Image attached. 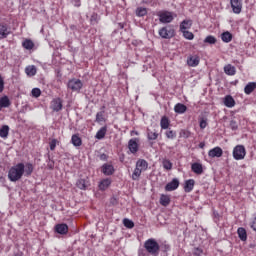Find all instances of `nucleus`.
<instances>
[{"instance_id":"1","label":"nucleus","mask_w":256,"mask_h":256,"mask_svg":"<svg viewBox=\"0 0 256 256\" xmlns=\"http://www.w3.org/2000/svg\"><path fill=\"white\" fill-rule=\"evenodd\" d=\"M33 164L31 163H18L15 166L11 167L8 172V179L13 183L19 181L23 175L25 177H31L34 171Z\"/></svg>"},{"instance_id":"2","label":"nucleus","mask_w":256,"mask_h":256,"mask_svg":"<svg viewBox=\"0 0 256 256\" xmlns=\"http://www.w3.org/2000/svg\"><path fill=\"white\" fill-rule=\"evenodd\" d=\"M144 249L150 253L151 256H159L161 253V246L155 238H149L144 242Z\"/></svg>"},{"instance_id":"3","label":"nucleus","mask_w":256,"mask_h":256,"mask_svg":"<svg viewBox=\"0 0 256 256\" xmlns=\"http://www.w3.org/2000/svg\"><path fill=\"white\" fill-rule=\"evenodd\" d=\"M157 17H159L160 23H172L173 19L177 17L173 12L167 10L157 12Z\"/></svg>"},{"instance_id":"4","label":"nucleus","mask_w":256,"mask_h":256,"mask_svg":"<svg viewBox=\"0 0 256 256\" xmlns=\"http://www.w3.org/2000/svg\"><path fill=\"white\" fill-rule=\"evenodd\" d=\"M67 87L74 93H81V90L83 89V81L77 78H73L68 81Z\"/></svg>"},{"instance_id":"5","label":"nucleus","mask_w":256,"mask_h":256,"mask_svg":"<svg viewBox=\"0 0 256 256\" xmlns=\"http://www.w3.org/2000/svg\"><path fill=\"white\" fill-rule=\"evenodd\" d=\"M159 35L162 39H173L175 36V29L171 25L164 26L159 30Z\"/></svg>"},{"instance_id":"6","label":"nucleus","mask_w":256,"mask_h":256,"mask_svg":"<svg viewBox=\"0 0 256 256\" xmlns=\"http://www.w3.org/2000/svg\"><path fill=\"white\" fill-rule=\"evenodd\" d=\"M245 155H247V150L245 149V146L237 145L233 149V157L236 161H241L245 159Z\"/></svg>"},{"instance_id":"7","label":"nucleus","mask_w":256,"mask_h":256,"mask_svg":"<svg viewBox=\"0 0 256 256\" xmlns=\"http://www.w3.org/2000/svg\"><path fill=\"white\" fill-rule=\"evenodd\" d=\"M230 5L233 13L239 15L243 11V1L242 0H230Z\"/></svg>"},{"instance_id":"8","label":"nucleus","mask_w":256,"mask_h":256,"mask_svg":"<svg viewBox=\"0 0 256 256\" xmlns=\"http://www.w3.org/2000/svg\"><path fill=\"white\" fill-rule=\"evenodd\" d=\"M11 35V30L6 23H0V39H7Z\"/></svg>"},{"instance_id":"9","label":"nucleus","mask_w":256,"mask_h":256,"mask_svg":"<svg viewBox=\"0 0 256 256\" xmlns=\"http://www.w3.org/2000/svg\"><path fill=\"white\" fill-rule=\"evenodd\" d=\"M201 61V58H199V55L194 54L190 55L187 58V65L188 67H197Z\"/></svg>"},{"instance_id":"10","label":"nucleus","mask_w":256,"mask_h":256,"mask_svg":"<svg viewBox=\"0 0 256 256\" xmlns=\"http://www.w3.org/2000/svg\"><path fill=\"white\" fill-rule=\"evenodd\" d=\"M128 149L130 153H137V151H139V139H130L128 142Z\"/></svg>"},{"instance_id":"11","label":"nucleus","mask_w":256,"mask_h":256,"mask_svg":"<svg viewBox=\"0 0 256 256\" xmlns=\"http://www.w3.org/2000/svg\"><path fill=\"white\" fill-rule=\"evenodd\" d=\"M51 109L59 112L63 109V100L61 98H55L51 101Z\"/></svg>"},{"instance_id":"12","label":"nucleus","mask_w":256,"mask_h":256,"mask_svg":"<svg viewBox=\"0 0 256 256\" xmlns=\"http://www.w3.org/2000/svg\"><path fill=\"white\" fill-rule=\"evenodd\" d=\"M148 168H149V163L146 162L145 159H139L136 162V169L140 170L142 173L147 171Z\"/></svg>"},{"instance_id":"13","label":"nucleus","mask_w":256,"mask_h":256,"mask_svg":"<svg viewBox=\"0 0 256 256\" xmlns=\"http://www.w3.org/2000/svg\"><path fill=\"white\" fill-rule=\"evenodd\" d=\"M208 156L212 159L215 157H223V149H221V147H215L208 152Z\"/></svg>"},{"instance_id":"14","label":"nucleus","mask_w":256,"mask_h":256,"mask_svg":"<svg viewBox=\"0 0 256 256\" xmlns=\"http://www.w3.org/2000/svg\"><path fill=\"white\" fill-rule=\"evenodd\" d=\"M55 231L60 235H67V233H69V226H67V224H57L55 226Z\"/></svg>"},{"instance_id":"15","label":"nucleus","mask_w":256,"mask_h":256,"mask_svg":"<svg viewBox=\"0 0 256 256\" xmlns=\"http://www.w3.org/2000/svg\"><path fill=\"white\" fill-rule=\"evenodd\" d=\"M159 133L155 129H147V139L148 141H157Z\"/></svg>"},{"instance_id":"16","label":"nucleus","mask_w":256,"mask_h":256,"mask_svg":"<svg viewBox=\"0 0 256 256\" xmlns=\"http://www.w3.org/2000/svg\"><path fill=\"white\" fill-rule=\"evenodd\" d=\"M179 187V180L177 178H174L171 182H169L165 186V191H175Z\"/></svg>"},{"instance_id":"17","label":"nucleus","mask_w":256,"mask_h":256,"mask_svg":"<svg viewBox=\"0 0 256 256\" xmlns=\"http://www.w3.org/2000/svg\"><path fill=\"white\" fill-rule=\"evenodd\" d=\"M191 170L196 175H203V164L195 162L191 165Z\"/></svg>"},{"instance_id":"18","label":"nucleus","mask_w":256,"mask_h":256,"mask_svg":"<svg viewBox=\"0 0 256 256\" xmlns=\"http://www.w3.org/2000/svg\"><path fill=\"white\" fill-rule=\"evenodd\" d=\"M102 173L107 176L113 175V173H115V168L111 164H104L102 166Z\"/></svg>"},{"instance_id":"19","label":"nucleus","mask_w":256,"mask_h":256,"mask_svg":"<svg viewBox=\"0 0 256 256\" xmlns=\"http://www.w3.org/2000/svg\"><path fill=\"white\" fill-rule=\"evenodd\" d=\"M193 187H195V180L193 179L187 180L184 185L185 193H191V191H193Z\"/></svg>"},{"instance_id":"20","label":"nucleus","mask_w":256,"mask_h":256,"mask_svg":"<svg viewBox=\"0 0 256 256\" xmlns=\"http://www.w3.org/2000/svg\"><path fill=\"white\" fill-rule=\"evenodd\" d=\"M71 143L74 145V147H81V145H83V140H81L79 134H74L72 135Z\"/></svg>"},{"instance_id":"21","label":"nucleus","mask_w":256,"mask_h":256,"mask_svg":"<svg viewBox=\"0 0 256 256\" xmlns=\"http://www.w3.org/2000/svg\"><path fill=\"white\" fill-rule=\"evenodd\" d=\"M255 90H256V82H250L245 86L244 93L246 95H251V93H253V91Z\"/></svg>"},{"instance_id":"22","label":"nucleus","mask_w":256,"mask_h":256,"mask_svg":"<svg viewBox=\"0 0 256 256\" xmlns=\"http://www.w3.org/2000/svg\"><path fill=\"white\" fill-rule=\"evenodd\" d=\"M224 73H226V75L233 76L235 75V73H237V69L235 68V66L228 64L224 66Z\"/></svg>"},{"instance_id":"23","label":"nucleus","mask_w":256,"mask_h":256,"mask_svg":"<svg viewBox=\"0 0 256 256\" xmlns=\"http://www.w3.org/2000/svg\"><path fill=\"white\" fill-rule=\"evenodd\" d=\"M170 203L171 197H169V195L162 194L160 196V205H162V207H168Z\"/></svg>"},{"instance_id":"24","label":"nucleus","mask_w":256,"mask_h":256,"mask_svg":"<svg viewBox=\"0 0 256 256\" xmlns=\"http://www.w3.org/2000/svg\"><path fill=\"white\" fill-rule=\"evenodd\" d=\"M192 25H193V20H184L180 24V30L187 31V29H191Z\"/></svg>"},{"instance_id":"25","label":"nucleus","mask_w":256,"mask_h":256,"mask_svg":"<svg viewBox=\"0 0 256 256\" xmlns=\"http://www.w3.org/2000/svg\"><path fill=\"white\" fill-rule=\"evenodd\" d=\"M106 121H107V117L105 116V110L97 112L96 123H105Z\"/></svg>"},{"instance_id":"26","label":"nucleus","mask_w":256,"mask_h":256,"mask_svg":"<svg viewBox=\"0 0 256 256\" xmlns=\"http://www.w3.org/2000/svg\"><path fill=\"white\" fill-rule=\"evenodd\" d=\"M22 47H24V49H27V51H31V49H33L35 47V43L32 42L31 39H25L22 42Z\"/></svg>"},{"instance_id":"27","label":"nucleus","mask_w":256,"mask_h":256,"mask_svg":"<svg viewBox=\"0 0 256 256\" xmlns=\"http://www.w3.org/2000/svg\"><path fill=\"white\" fill-rule=\"evenodd\" d=\"M224 105L229 108L235 107V99H233V96H230V95L226 96L224 98Z\"/></svg>"},{"instance_id":"28","label":"nucleus","mask_w":256,"mask_h":256,"mask_svg":"<svg viewBox=\"0 0 256 256\" xmlns=\"http://www.w3.org/2000/svg\"><path fill=\"white\" fill-rule=\"evenodd\" d=\"M11 105V101L9 100V97L4 96L2 98H0V111L3 108H7Z\"/></svg>"},{"instance_id":"29","label":"nucleus","mask_w":256,"mask_h":256,"mask_svg":"<svg viewBox=\"0 0 256 256\" xmlns=\"http://www.w3.org/2000/svg\"><path fill=\"white\" fill-rule=\"evenodd\" d=\"M237 234L241 241H247V230H245V228L243 227L238 228Z\"/></svg>"},{"instance_id":"30","label":"nucleus","mask_w":256,"mask_h":256,"mask_svg":"<svg viewBox=\"0 0 256 256\" xmlns=\"http://www.w3.org/2000/svg\"><path fill=\"white\" fill-rule=\"evenodd\" d=\"M221 39L224 41V43H231V41H233V34H231L229 31L224 32L221 35Z\"/></svg>"},{"instance_id":"31","label":"nucleus","mask_w":256,"mask_h":256,"mask_svg":"<svg viewBox=\"0 0 256 256\" xmlns=\"http://www.w3.org/2000/svg\"><path fill=\"white\" fill-rule=\"evenodd\" d=\"M0 137L2 139H7V137H9V126L8 125H3L0 128Z\"/></svg>"},{"instance_id":"32","label":"nucleus","mask_w":256,"mask_h":256,"mask_svg":"<svg viewBox=\"0 0 256 256\" xmlns=\"http://www.w3.org/2000/svg\"><path fill=\"white\" fill-rule=\"evenodd\" d=\"M174 111L175 113L183 114L185 111H187V106H185V104L178 103L175 105Z\"/></svg>"},{"instance_id":"33","label":"nucleus","mask_w":256,"mask_h":256,"mask_svg":"<svg viewBox=\"0 0 256 256\" xmlns=\"http://www.w3.org/2000/svg\"><path fill=\"white\" fill-rule=\"evenodd\" d=\"M105 135H107V126L102 127L97 133L95 138L96 139H105Z\"/></svg>"},{"instance_id":"34","label":"nucleus","mask_w":256,"mask_h":256,"mask_svg":"<svg viewBox=\"0 0 256 256\" xmlns=\"http://www.w3.org/2000/svg\"><path fill=\"white\" fill-rule=\"evenodd\" d=\"M25 71L26 75H28L29 77H34V75H37V68L33 65L26 67Z\"/></svg>"},{"instance_id":"35","label":"nucleus","mask_w":256,"mask_h":256,"mask_svg":"<svg viewBox=\"0 0 256 256\" xmlns=\"http://www.w3.org/2000/svg\"><path fill=\"white\" fill-rule=\"evenodd\" d=\"M109 185H111V180L109 178L104 179L100 182L99 189L101 191H105L109 187Z\"/></svg>"},{"instance_id":"36","label":"nucleus","mask_w":256,"mask_h":256,"mask_svg":"<svg viewBox=\"0 0 256 256\" xmlns=\"http://www.w3.org/2000/svg\"><path fill=\"white\" fill-rule=\"evenodd\" d=\"M169 125V118H167V116H163L160 121L161 129H169Z\"/></svg>"},{"instance_id":"37","label":"nucleus","mask_w":256,"mask_h":256,"mask_svg":"<svg viewBox=\"0 0 256 256\" xmlns=\"http://www.w3.org/2000/svg\"><path fill=\"white\" fill-rule=\"evenodd\" d=\"M143 172L139 170V168L135 167L133 173H132V181H139V178L141 177V174Z\"/></svg>"},{"instance_id":"38","label":"nucleus","mask_w":256,"mask_h":256,"mask_svg":"<svg viewBox=\"0 0 256 256\" xmlns=\"http://www.w3.org/2000/svg\"><path fill=\"white\" fill-rule=\"evenodd\" d=\"M76 186L78 189L85 190L87 189V181H85V179H80L76 182Z\"/></svg>"},{"instance_id":"39","label":"nucleus","mask_w":256,"mask_h":256,"mask_svg":"<svg viewBox=\"0 0 256 256\" xmlns=\"http://www.w3.org/2000/svg\"><path fill=\"white\" fill-rule=\"evenodd\" d=\"M183 33V37H185V39H188L189 41H193V39H195V35L192 32H189L187 30H182Z\"/></svg>"},{"instance_id":"40","label":"nucleus","mask_w":256,"mask_h":256,"mask_svg":"<svg viewBox=\"0 0 256 256\" xmlns=\"http://www.w3.org/2000/svg\"><path fill=\"white\" fill-rule=\"evenodd\" d=\"M123 225L124 227H127V229H133V227H135V223L128 218L123 220Z\"/></svg>"},{"instance_id":"41","label":"nucleus","mask_w":256,"mask_h":256,"mask_svg":"<svg viewBox=\"0 0 256 256\" xmlns=\"http://www.w3.org/2000/svg\"><path fill=\"white\" fill-rule=\"evenodd\" d=\"M136 15L138 17H145V15H147V8H143V7L137 8Z\"/></svg>"},{"instance_id":"42","label":"nucleus","mask_w":256,"mask_h":256,"mask_svg":"<svg viewBox=\"0 0 256 256\" xmlns=\"http://www.w3.org/2000/svg\"><path fill=\"white\" fill-rule=\"evenodd\" d=\"M162 165L164 167V169H166L167 171H171V169H173V163H171V161L169 160H163Z\"/></svg>"},{"instance_id":"43","label":"nucleus","mask_w":256,"mask_h":256,"mask_svg":"<svg viewBox=\"0 0 256 256\" xmlns=\"http://www.w3.org/2000/svg\"><path fill=\"white\" fill-rule=\"evenodd\" d=\"M204 43H209V45H215L217 43V39L213 36H207L204 40Z\"/></svg>"},{"instance_id":"44","label":"nucleus","mask_w":256,"mask_h":256,"mask_svg":"<svg viewBox=\"0 0 256 256\" xmlns=\"http://www.w3.org/2000/svg\"><path fill=\"white\" fill-rule=\"evenodd\" d=\"M165 135H166L167 139H175L177 137V132H175L173 130H167L165 132Z\"/></svg>"},{"instance_id":"45","label":"nucleus","mask_w":256,"mask_h":256,"mask_svg":"<svg viewBox=\"0 0 256 256\" xmlns=\"http://www.w3.org/2000/svg\"><path fill=\"white\" fill-rule=\"evenodd\" d=\"M90 21L92 25H97V23H99V15H97L96 13H93L90 18Z\"/></svg>"},{"instance_id":"46","label":"nucleus","mask_w":256,"mask_h":256,"mask_svg":"<svg viewBox=\"0 0 256 256\" xmlns=\"http://www.w3.org/2000/svg\"><path fill=\"white\" fill-rule=\"evenodd\" d=\"M57 143H59V141L57 139H52L49 142L50 145V151H55V147H57Z\"/></svg>"},{"instance_id":"47","label":"nucleus","mask_w":256,"mask_h":256,"mask_svg":"<svg viewBox=\"0 0 256 256\" xmlns=\"http://www.w3.org/2000/svg\"><path fill=\"white\" fill-rule=\"evenodd\" d=\"M138 256H151V253H149L145 248H142L138 250Z\"/></svg>"},{"instance_id":"48","label":"nucleus","mask_w":256,"mask_h":256,"mask_svg":"<svg viewBox=\"0 0 256 256\" xmlns=\"http://www.w3.org/2000/svg\"><path fill=\"white\" fill-rule=\"evenodd\" d=\"M32 97H41V89L33 88L32 89Z\"/></svg>"},{"instance_id":"49","label":"nucleus","mask_w":256,"mask_h":256,"mask_svg":"<svg viewBox=\"0 0 256 256\" xmlns=\"http://www.w3.org/2000/svg\"><path fill=\"white\" fill-rule=\"evenodd\" d=\"M207 127V119L201 118L200 120V129H205Z\"/></svg>"},{"instance_id":"50","label":"nucleus","mask_w":256,"mask_h":256,"mask_svg":"<svg viewBox=\"0 0 256 256\" xmlns=\"http://www.w3.org/2000/svg\"><path fill=\"white\" fill-rule=\"evenodd\" d=\"M3 89H5V81L3 77L0 75V93H3Z\"/></svg>"},{"instance_id":"51","label":"nucleus","mask_w":256,"mask_h":256,"mask_svg":"<svg viewBox=\"0 0 256 256\" xmlns=\"http://www.w3.org/2000/svg\"><path fill=\"white\" fill-rule=\"evenodd\" d=\"M230 127H231V129H233V131L237 130V127H238L237 122L235 120H232L230 122Z\"/></svg>"},{"instance_id":"52","label":"nucleus","mask_w":256,"mask_h":256,"mask_svg":"<svg viewBox=\"0 0 256 256\" xmlns=\"http://www.w3.org/2000/svg\"><path fill=\"white\" fill-rule=\"evenodd\" d=\"M202 253H203V250H201L199 248H196L194 251V255H196V256H201Z\"/></svg>"},{"instance_id":"53","label":"nucleus","mask_w":256,"mask_h":256,"mask_svg":"<svg viewBox=\"0 0 256 256\" xmlns=\"http://www.w3.org/2000/svg\"><path fill=\"white\" fill-rule=\"evenodd\" d=\"M75 7H81V0H73Z\"/></svg>"},{"instance_id":"54","label":"nucleus","mask_w":256,"mask_h":256,"mask_svg":"<svg viewBox=\"0 0 256 256\" xmlns=\"http://www.w3.org/2000/svg\"><path fill=\"white\" fill-rule=\"evenodd\" d=\"M251 229H253V231H256V217L254 218V220L251 224Z\"/></svg>"},{"instance_id":"55","label":"nucleus","mask_w":256,"mask_h":256,"mask_svg":"<svg viewBox=\"0 0 256 256\" xmlns=\"http://www.w3.org/2000/svg\"><path fill=\"white\" fill-rule=\"evenodd\" d=\"M199 147L200 149H205V142H200Z\"/></svg>"},{"instance_id":"56","label":"nucleus","mask_w":256,"mask_h":256,"mask_svg":"<svg viewBox=\"0 0 256 256\" xmlns=\"http://www.w3.org/2000/svg\"><path fill=\"white\" fill-rule=\"evenodd\" d=\"M14 256H23V252H18L16 254H14Z\"/></svg>"},{"instance_id":"57","label":"nucleus","mask_w":256,"mask_h":256,"mask_svg":"<svg viewBox=\"0 0 256 256\" xmlns=\"http://www.w3.org/2000/svg\"><path fill=\"white\" fill-rule=\"evenodd\" d=\"M105 157H107L105 154H102V155L100 156L101 159H105Z\"/></svg>"},{"instance_id":"58","label":"nucleus","mask_w":256,"mask_h":256,"mask_svg":"<svg viewBox=\"0 0 256 256\" xmlns=\"http://www.w3.org/2000/svg\"><path fill=\"white\" fill-rule=\"evenodd\" d=\"M151 147H153V142L150 143Z\"/></svg>"}]
</instances>
